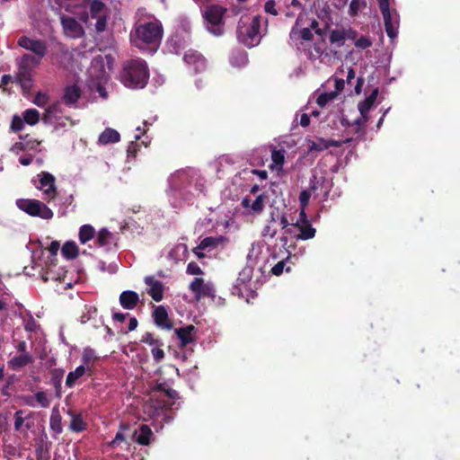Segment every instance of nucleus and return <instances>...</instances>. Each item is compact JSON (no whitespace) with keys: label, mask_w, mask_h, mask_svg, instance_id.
I'll list each match as a JSON object with an SVG mask.
<instances>
[{"label":"nucleus","mask_w":460,"mask_h":460,"mask_svg":"<svg viewBox=\"0 0 460 460\" xmlns=\"http://www.w3.org/2000/svg\"><path fill=\"white\" fill-rule=\"evenodd\" d=\"M205 180L194 169L175 172L169 178L168 196L173 208H180L196 194L203 193Z\"/></svg>","instance_id":"1"},{"label":"nucleus","mask_w":460,"mask_h":460,"mask_svg":"<svg viewBox=\"0 0 460 460\" xmlns=\"http://www.w3.org/2000/svg\"><path fill=\"white\" fill-rule=\"evenodd\" d=\"M163 33L162 22L153 18L151 21L137 25L130 34V40L135 47L140 49L149 47L155 51L162 41Z\"/></svg>","instance_id":"2"},{"label":"nucleus","mask_w":460,"mask_h":460,"mask_svg":"<svg viewBox=\"0 0 460 460\" xmlns=\"http://www.w3.org/2000/svg\"><path fill=\"white\" fill-rule=\"evenodd\" d=\"M149 71L146 62L141 58L130 59L124 63L120 81L128 88L142 89L147 84Z\"/></svg>","instance_id":"3"},{"label":"nucleus","mask_w":460,"mask_h":460,"mask_svg":"<svg viewBox=\"0 0 460 460\" xmlns=\"http://www.w3.org/2000/svg\"><path fill=\"white\" fill-rule=\"evenodd\" d=\"M261 16H242L237 27L238 40L248 48L257 46L261 40Z\"/></svg>","instance_id":"4"},{"label":"nucleus","mask_w":460,"mask_h":460,"mask_svg":"<svg viewBox=\"0 0 460 460\" xmlns=\"http://www.w3.org/2000/svg\"><path fill=\"white\" fill-rule=\"evenodd\" d=\"M40 64L32 58L31 54H24L15 60L14 80L23 90L28 91L32 87L33 70Z\"/></svg>","instance_id":"5"},{"label":"nucleus","mask_w":460,"mask_h":460,"mask_svg":"<svg viewBox=\"0 0 460 460\" xmlns=\"http://www.w3.org/2000/svg\"><path fill=\"white\" fill-rule=\"evenodd\" d=\"M378 5L384 18L386 34L394 40L398 35L399 14L396 10L390 9L389 0H378Z\"/></svg>","instance_id":"6"},{"label":"nucleus","mask_w":460,"mask_h":460,"mask_svg":"<svg viewBox=\"0 0 460 460\" xmlns=\"http://www.w3.org/2000/svg\"><path fill=\"white\" fill-rule=\"evenodd\" d=\"M16 206L31 217H38L46 220L51 219L54 215L49 208L38 199H19L16 200Z\"/></svg>","instance_id":"7"},{"label":"nucleus","mask_w":460,"mask_h":460,"mask_svg":"<svg viewBox=\"0 0 460 460\" xmlns=\"http://www.w3.org/2000/svg\"><path fill=\"white\" fill-rule=\"evenodd\" d=\"M226 9L220 5H211L204 13V18L207 21L208 30L216 36H220L224 32L223 20Z\"/></svg>","instance_id":"8"},{"label":"nucleus","mask_w":460,"mask_h":460,"mask_svg":"<svg viewBox=\"0 0 460 460\" xmlns=\"http://www.w3.org/2000/svg\"><path fill=\"white\" fill-rule=\"evenodd\" d=\"M35 187L42 192V199L50 202L57 195L55 177L47 172H41L33 180Z\"/></svg>","instance_id":"9"},{"label":"nucleus","mask_w":460,"mask_h":460,"mask_svg":"<svg viewBox=\"0 0 460 460\" xmlns=\"http://www.w3.org/2000/svg\"><path fill=\"white\" fill-rule=\"evenodd\" d=\"M17 43L21 48L32 52L34 54L32 58L39 63L41 62L48 51L46 41L36 38L22 36L18 39Z\"/></svg>","instance_id":"10"},{"label":"nucleus","mask_w":460,"mask_h":460,"mask_svg":"<svg viewBox=\"0 0 460 460\" xmlns=\"http://www.w3.org/2000/svg\"><path fill=\"white\" fill-rule=\"evenodd\" d=\"M315 232V228L308 223L306 217H300V220L292 224L291 226L287 229V233L297 240L312 239L314 237Z\"/></svg>","instance_id":"11"},{"label":"nucleus","mask_w":460,"mask_h":460,"mask_svg":"<svg viewBox=\"0 0 460 460\" xmlns=\"http://www.w3.org/2000/svg\"><path fill=\"white\" fill-rule=\"evenodd\" d=\"M358 32L351 27L337 26L332 30L329 34L331 44L341 48L344 45L346 40H356Z\"/></svg>","instance_id":"12"},{"label":"nucleus","mask_w":460,"mask_h":460,"mask_svg":"<svg viewBox=\"0 0 460 460\" xmlns=\"http://www.w3.org/2000/svg\"><path fill=\"white\" fill-rule=\"evenodd\" d=\"M332 84L334 87V90L322 93L316 99V102L320 107H324L327 103L330 102H332L339 93H341L345 86V82L343 79H339L337 77H332L330 78L327 83L326 86Z\"/></svg>","instance_id":"13"},{"label":"nucleus","mask_w":460,"mask_h":460,"mask_svg":"<svg viewBox=\"0 0 460 460\" xmlns=\"http://www.w3.org/2000/svg\"><path fill=\"white\" fill-rule=\"evenodd\" d=\"M190 290L194 294L197 300L203 297H214L215 288L211 282H205L201 278H195L190 284Z\"/></svg>","instance_id":"14"},{"label":"nucleus","mask_w":460,"mask_h":460,"mask_svg":"<svg viewBox=\"0 0 460 460\" xmlns=\"http://www.w3.org/2000/svg\"><path fill=\"white\" fill-rule=\"evenodd\" d=\"M60 19L66 36L72 39H77L84 36V31L83 26L74 17L62 15Z\"/></svg>","instance_id":"15"},{"label":"nucleus","mask_w":460,"mask_h":460,"mask_svg":"<svg viewBox=\"0 0 460 460\" xmlns=\"http://www.w3.org/2000/svg\"><path fill=\"white\" fill-rule=\"evenodd\" d=\"M301 21L302 16H298L296 24L292 28L289 34L290 41L296 46H297L298 44H302L304 41H308L313 39V32L310 28L299 27Z\"/></svg>","instance_id":"16"},{"label":"nucleus","mask_w":460,"mask_h":460,"mask_svg":"<svg viewBox=\"0 0 460 460\" xmlns=\"http://www.w3.org/2000/svg\"><path fill=\"white\" fill-rule=\"evenodd\" d=\"M266 196L264 194L258 195L254 199L250 197H244L242 201V207L249 215H260L265 207Z\"/></svg>","instance_id":"17"},{"label":"nucleus","mask_w":460,"mask_h":460,"mask_svg":"<svg viewBox=\"0 0 460 460\" xmlns=\"http://www.w3.org/2000/svg\"><path fill=\"white\" fill-rule=\"evenodd\" d=\"M146 285L147 286L146 292L147 294L155 301L160 302L164 298V284L155 279L152 276H146L144 279Z\"/></svg>","instance_id":"18"},{"label":"nucleus","mask_w":460,"mask_h":460,"mask_svg":"<svg viewBox=\"0 0 460 460\" xmlns=\"http://www.w3.org/2000/svg\"><path fill=\"white\" fill-rule=\"evenodd\" d=\"M183 59L188 66L193 67L195 72H200L206 68L205 58L196 50L186 51Z\"/></svg>","instance_id":"19"},{"label":"nucleus","mask_w":460,"mask_h":460,"mask_svg":"<svg viewBox=\"0 0 460 460\" xmlns=\"http://www.w3.org/2000/svg\"><path fill=\"white\" fill-rule=\"evenodd\" d=\"M155 390L160 392L162 396L167 398V400L163 398L161 410L164 407H172L174 405L175 400L178 399V394L176 391L172 389L168 385L161 383L156 385Z\"/></svg>","instance_id":"20"},{"label":"nucleus","mask_w":460,"mask_h":460,"mask_svg":"<svg viewBox=\"0 0 460 460\" xmlns=\"http://www.w3.org/2000/svg\"><path fill=\"white\" fill-rule=\"evenodd\" d=\"M223 241V237H206L200 242V243L196 248L193 249V252L199 258H203L205 254L202 253L201 251H210L211 249L216 248L219 244H221Z\"/></svg>","instance_id":"21"},{"label":"nucleus","mask_w":460,"mask_h":460,"mask_svg":"<svg viewBox=\"0 0 460 460\" xmlns=\"http://www.w3.org/2000/svg\"><path fill=\"white\" fill-rule=\"evenodd\" d=\"M153 317L157 326L167 330L172 328V324L171 323L168 318L167 310L165 309L164 306L158 305L155 307V310L153 312Z\"/></svg>","instance_id":"22"},{"label":"nucleus","mask_w":460,"mask_h":460,"mask_svg":"<svg viewBox=\"0 0 460 460\" xmlns=\"http://www.w3.org/2000/svg\"><path fill=\"white\" fill-rule=\"evenodd\" d=\"M139 302V296L132 290L123 291L119 295V304L124 309L132 310Z\"/></svg>","instance_id":"23"},{"label":"nucleus","mask_w":460,"mask_h":460,"mask_svg":"<svg viewBox=\"0 0 460 460\" xmlns=\"http://www.w3.org/2000/svg\"><path fill=\"white\" fill-rule=\"evenodd\" d=\"M175 334L181 341V346H186L195 341V327L188 325L175 329Z\"/></svg>","instance_id":"24"},{"label":"nucleus","mask_w":460,"mask_h":460,"mask_svg":"<svg viewBox=\"0 0 460 460\" xmlns=\"http://www.w3.org/2000/svg\"><path fill=\"white\" fill-rule=\"evenodd\" d=\"M377 94H378V91L376 89L363 102L358 103V107L360 115L363 118V121L368 120L369 118L367 116V113L370 111V109L373 107L374 103L376 102Z\"/></svg>","instance_id":"25"},{"label":"nucleus","mask_w":460,"mask_h":460,"mask_svg":"<svg viewBox=\"0 0 460 460\" xmlns=\"http://www.w3.org/2000/svg\"><path fill=\"white\" fill-rule=\"evenodd\" d=\"M21 140H24V152L27 154H32L35 155L38 153H40L44 150V146H42L41 142L30 137L28 135L26 136H20Z\"/></svg>","instance_id":"26"},{"label":"nucleus","mask_w":460,"mask_h":460,"mask_svg":"<svg viewBox=\"0 0 460 460\" xmlns=\"http://www.w3.org/2000/svg\"><path fill=\"white\" fill-rule=\"evenodd\" d=\"M100 359L94 349L87 347L84 348L82 354V366H84L88 372H92L96 361Z\"/></svg>","instance_id":"27"},{"label":"nucleus","mask_w":460,"mask_h":460,"mask_svg":"<svg viewBox=\"0 0 460 460\" xmlns=\"http://www.w3.org/2000/svg\"><path fill=\"white\" fill-rule=\"evenodd\" d=\"M61 104L55 103L46 110L43 120L49 124L58 123L59 119H61Z\"/></svg>","instance_id":"28"},{"label":"nucleus","mask_w":460,"mask_h":460,"mask_svg":"<svg viewBox=\"0 0 460 460\" xmlns=\"http://www.w3.org/2000/svg\"><path fill=\"white\" fill-rule=\"evenodd\" d=\"M119 139H120V135L117 130H115L111 128H107L99 136L98 144L102 145V146H105L108 144H114V143L119 142Z\"/></svg>","instance_id":"29"},{"label":"nucleus","mask_w":460,"mask_h":460,"mask_svg":"<svg viewBox=\"0 0 460 460\" xmlns=\"http://www.w3.org/2000/svg\"><path fill=\"white\" fill-rule=\"evenodd\" d=\"M286 151L284 149H273L271 151V164L270 168L271 171L280 172L285 162Z\"/></svg>","instance_id":"30"},{"label":"nucleus","mask_w":460,"mask_h":460,"mask_svg":"<svg viewBox=\"0 0 460 460\" xmlns=\"http://www.w3.org/2000/svg\"><path fill=\"white\" fill-rule=\"evenodd\" d=\"M81 96L80 88L75 85H69L65 88L63 102L67 105H74Z\"/></svg>","instance_id":"31"},{"label":"nucleus","mask_w":460,"mask_h":460,"mask_svg":"<svg viewBox=\"0 0 460 460\" xmlns=\"http://www.w3.org/2000/svg\"><path fill=\"white\" fill-rule=\"evenodd\" d=\"M330 146H341V142L335 140H325L323 138H317L316 140L311 141L308 148L311 151L321 152L327 149Z\"/></svg>","instance_id":"32"},{"label":"nucleus","mask_w":460,"mask_h":460,"mask_svg":"<svg viewBox=\"0 0 460 460\" xmlns=\"http://www.w3.org/2000/svg\"><path fill=\"white\" fill-rule=\"evenodd\" d=\"M252 267L248 265L244 267L238 275L236 285L234 287V289L238 290L239 293H242L241 286H245L252 277Z\"/></svg>","instance_id":"33"},{"label":"nucleus","mask_w":460,"mask_h":460,"mask_svg":"<svg viewBox=\"0 0 460 460\" xmlns=\"http://www.w3.org/2000/svg\"><path fill=\"white\" fill-rule=\"evenodd\" d=\"M135 436L138 444L146 446L150 443L153 432L147 425H141L139 429L135 431Z\"/></svg>","instance_id":"34"},{"label":"nucleus","mask_w":460,"mask_h":460,"mask_svg":"<svg viewBox=\"0 0 460 460\" xmlns=\"http://www.w3.org/2000/svg\"><path fill=\"white\" fill-rule=\"evenodd\" d=\"M32 361V357L28 353H25L20 356H15L13 358H11L8 362V365L11 368L17 370L31 363Z\"/></svg>","instance_id":"35"},{"label":"nucleus","mask_w":460,"mask_h":460,"mask_svg":"<svg viewBox=\"0 0 460 460\" xmlns=\"http://www.w3.org/2000/svg\"><path fill=\"white\" fill-rule=\"evenodd\" d=\"M49 427L56 434H60L63 431L62 417L57 407H54L51 411Z\"/></svg>","instance_id":"36"},{"label":"nucleus","mask_w":460,"mask_h":460,"mask_svg":"<svg viewBox=\"0 0 460 460\" xmlns=\"http://www.w3.org/2000/svg\"><path fill=\"white\" fill-rule=\"evenodd\" d=\"M108 12L105 4L100 0H93L90 4V17L93 20H97Z\"/></svg>","instance_id":"37"},{"label":"nucleus","mask_w":460,"mask_h":460,"mask_svg":"<svg viewBox=\"0 0 460 460\" xmlns=\"http://www.w3.org/2000/svg\"><path fill=\"white\" fill-rule=\"evenodd\" d=\"M68 415L71 417V422L69 429L74 432H82L86 429V423L84 420L81 414H75L72 411H68Z\"/></svg>","instance_id":"38"},{"label":"nucleus","mask_w":460,"mask_h":460,"mask_svg":"<svg viewBox=\"0 0 460 460\" xmlns=\"http://www.w3.org/2000/svg\"><path fill=\"white\" fill-rule=\"evenodd\" d=\"M186 43L187 40L184 38L175 34L168 40L167 45L171 51L179 54L180 50L186 47Z\"/></svg>","instance_id":"39"},{"label":"nucleus","mask_w":460,"mask_h":460,"mask_svg":"<svg viewBox=\"0 0 460 460\" xmlns=\"http://www.w3.org/2000/svg\"><path fill=\"white\" fill-rule=\"evenodd\" d=\"M87 371L88 369H86L84 366H78L74 371L68 373L66 379V385L68 387H73L76 380L82 377Z\"/></svg>","instance_id":"40"},{"label":"nucleus","mask_w":460,"mask_h":460,"mask_svg":"<svg viewBox=\"0 0 460 460\" xmlns=\"http://www.w3.org/2000/svg\"><path fill=\"white\" fill-rule=\"evenodd\" d=\"M61 252L66 259L71 260L77 256L78 247L75 242H67L63 245Z\"/></svg>","instance_id":"41"},{"label":"nucleus","mask_w":460,"mask_h":460,"mask_svg":"<svg viewBox=\"0 0 460 460\" xmlns=\"http://www.w3.org/2000/svg\"><path fill=\"white\" fill-rule=\"evenodd\" d=\"M22 117L26 124L34 126L40 120V112L35 109H27L22 112Z\"/></svg>","instance_id":"42"},{"label":"nucleus","mask_w":460,"mask_h":460,"mask_svg":"<svg viewBox=\"0 0 460 460\" xmlns=\"http://www.w3.org/2000/svg\"><path fill=\"white\" fill-rule=\"evenodd\" d=\"M95 234V230L91 225H84L80 227L79 230V240L82 243H85Z\"/></svg>","instance_id":"43"},{"label":"nucleus","mask_w":460,"mask_h":460,"mask_svg":"<svg viewBox=\"0 0 460 460\" xmlns=\"http://www.w3.org/2000/svg\"><path fill=\"white\" fill-rule=\"evenodd\" d=\"M230 62H231L232 66H234L240 67V66H245L248 62V57H247L246 52H244V51L233 52V54L230 58Z\"/></svg>","instance_id":"44"},{"label":"nucleus","mask_w":460,"mask_h":460,"mask_svg":"<svg viewBox=\"0 0 460 460\" xmlns=\"http://www.w3.org/2000/svg\"><path fill=\"white\" fill-rule=\"evenodd\" d=\"M112 243V234L111 233L106 229L102 228L99 231L97 234V243L101 247L108 246Z\"/></svg>","instance_id":"45"},{"label":"nucleus","mask_w":460,"mask_h":460,"mask_svg":"<svg viewBox=\"0 0 460 460\" xmlns=\"http://www.w3.org/2000/svg\"><path fill=\"white\" fill-rule=\"evenodd\" d=\"M263 244L261 243H254L252 244V248L247 255V260L250 263H255L259 258L260 255L262 252Z\"/></svg>","instance_id":"46"},{"label":"nucleus","mask_w":460,"mask_h":460,"mask_svg":"<svg viewBox=\"0 0 460 460\" xmlns=\"http://www.w3.org/2000/svg\"><path fill=\"white\" fill-rule=\"evenodd\" d=\"M367 6L366 0H351L349 8V14L351 17L358 15V12Z\"/></svg>","instance_id":"47"},{"label":"nucleus","mask_w":460,"mask_h":460,"mask_svg":"<svg viewBox=\"0 0 460 460\" xmlns=\"http://www.w3.org/2000/svg\"><path fill=\"white\" fill-rule=\"evenodd\" d=\"M310 198H311L310 190H305L301 191V193L299 195V202L301 205L300 217H306L305 209L309 202Z\"/></svg>","instance_id":"48"},{"label":"nucleus","mask_w":460,"mask_h":460,"mask_svg":"<svg viewBox=\"0 0 460 460\" xmlns=\"http://www.w3.org/2000/svg\"><path fill=\"white\" fill-rule=\"evenodd\" d=\"M36 405H40L42 408H48L49 406L50 401L45 392H37L34 395Z\"/></svg>","instance_id":"49"},{"label":"nucleus","mask_w":460,"mask_h":460,"mask_svg":"<svg viewBox=\"0 0 460 460\" xmlns=\"http://www.w3.org/2000/svg\"><path fill=\"white\" fill-rule=\"evenodd\" d=\"M25 121L23 120L22 117L14 115L11 121V129L13 132H19L23 129Z\"/></svg>","instance_id":"50"},{"label":"nucleus","mask_w":460,"mask_h":460,"mask_svg":"<svg viewBox=\"0 0 460 460\" xmlns=\"http://www.w3.org/2000/svg\"><path fill=\"white\" fill-rule=\"evenodd\" d=\"M108 14L109 12L95 21L94 28L97 32H103L106 30L108 24Z\"/></svg>","instance_id":"51"},{"label":"nucleus","mask_w":460,"mask_h":460,"mask_svg":"<svg viewBox=\"0 0 460 460\" xmlns=\"http://www.w3.org/2000/svg\"><path fill=\"white\" fill-rule=\"evenodd\" d=\"M355 41V47L359 49H366L372 46V40L367 36H361L360 38L353 40Z\"/></svg>","instance_id":"52"},{"label":"nucleus","mask_w":460,"mask_h":460,"mask_svg":"<svg viewBox=\"0 0 460 460\" xmlns=\"http://www.w3.org/2000/svg\"><path fill=\"white\" fill-rule=\"evenodd\" d=\"M141 342L146 343L152 346V348L156 345H164L163 342L160 340L155 339L151 332H146L143 334L141 337Z\"/></svg>","instance_id":"53"},{"label":"nucleus","mask_w":460,"mask_h":460,"mask_svg":"<svg viewBox=\"0 0 460 460\" xmlns=\"http://www.w3.org/2000/svg\"><path fill=\"white\" fill-rule=\"evenodd\" d=\"M98 269L102 272H108L110 274H114L118 270V265L113 262L107 265L104 261L98 262Z\"/></svg>","instance_id":"54"},{"label":"nucleus","mask_w":460,"mask_h":460,"mask_svg":"<svg viewBox=\"0 0 460 460\" xmlns=\"http://www.w3.org/2000/svg\"><path fill=\"white\" fill-rule=\"evenodd\" d=\"M49 102V96L47 93L39 92L33 99V103L39 107H44Z\"/></svg>","instance_id":"55"},{"label":"nucleus","mask_w":460,"mask_h":460,"mask_svg":"<svg viewBox=\"0 0 460 460\" xmlns=\"http://www.w3.org/2000/svg\"><path fill=\"white\" fill-rule=\"evenodd\" d=\"M163 345H156L151 349L153 358L156 362H160L164 358V352L162 349Z\"/></svg>","instance_id":"56"},{"label":"nucleus","mask_w":460,"mask_h":460,"mask_svg":"<svg viewBox=\"0 0 460 460\" xmlns=\"http://www.w3.org/2000/svg\"><path fill=\"white\" fill-rule=\"evenodd\" d=\"M23 414V411L22 410L20 411H17L15 413H14V429L16 431H19L21 430L23 423H24V417L22 416Z\"/></svg>","instance_id":"57"},{"label":"nucleus","mask_w":460,"mask_h":460,"mask_svg":"<svg viewBox=\"0 0 460 460\" xmlns=\"http://www.w3.org/2000/svg\"><path fill=\"white\" fill-rule=\"evenodd\" d=\"M38 323L35 321V319L32 317V315H30L26 320L24 323V328L27 332H35L38 329Z\"/></svg>","instance_id":"58"},{"label":"nucleus","mask_w":460,"mask_h":460,"mask_svg":"<svg viewBox=\"0 0 460 460\" xmlns=\"http://www.w3.org/2000/svg\"><path fill=\"white\" fill-rule=\"evenodd\" d=\"M187 273L190 275L202 274L200 267L194 261H191L187 266Z\"/></svg>","instance_id":"59"},{"label":"nucleus","mask_w":460,"mask_h":460,"mask_svg":"<svg viewBox=\"0 0 460 460\" xmlns=\"http://www.w3.org/2000/svg\"><path fill=\"white\" fill-rule=\"evenodd\" d=\"M264 10L268 13H270V14H273V15H277L278 14V12H277V9H276V3H275L274 0H268L265 3Z\"/></svg>","instance_id":"60"},{"label":"nucleus","mask_w":460,"mask_h":460,"mask_svg":"<svg viewBox=\"0 0 460 460\" xmlns=\"http://www.w3.org/2000/svg\"><path fill=\"white\" fill-rule=\"evenodd\" d=\"M10 151L18 155L21 152H24V140H21L19 142L14 143L11 148Z\"/></svg>","instance_id":"61"},{"label":"nucleus","mask_w":460,"mask_h":460,"mask_svg":"<svg viewBox=\"0 0 460 460\" xmlns=\"http://www.w3.org/2000/svg\"><path fill=\"white\" fill-rule=\"evenodd\" d=\"M261 234L264 237L274 238L277 234V229L273 228L270 225H267L264 226Z\"/></svg>","instance_id":"62"},{"label":"nucleus","mask_w":460,"mask_h":460,"mask_svg":"<svg viewBox=\"0 0 460 460\" xmlns=\"http://www.w3.org/2000/svg\"><path fill=\"white\" fill-rule=\"evenodd\" d=\"M34 155L32 154H27L19 158V162L23 166L30 165L33 161Z\"/></svg>","instance_id":"63"},{"label":"nucleus","mask_w":460,"mask_h":460,"mask_svg":"<svg viewBox=\"0 0 460 460\" xmlns=\"http://www.w3.org/2000/svg\"><path fill=\"white\" fill-rule=\"evenodd\" d=\"M96 314V309L94 307H89L86 314H84L81 316V322L83 323H85L87 321H89L94 314Z\"/></svg>","instance_id":"64"}]
</instances>
